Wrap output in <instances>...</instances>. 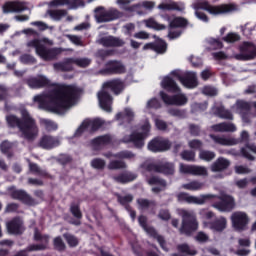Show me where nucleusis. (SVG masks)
Returning a JSON list of instances; mask_svg holds the SVG:
<instances>
[{
	"mask_svg": "<svg viewBox=\"0 0 256 256\" xmlns=\"http://www.w3.org/2000/svg\"><path fill=\"white\" fill-rule=\"evenodd\" d=\"M235 173H237L238 175H247L248 173H251V169L244 165H238L235 166Z\"/></svg>",
	"mask_w": 256,
	"mask_h": 256,
	"instance_id": "0e129e2a",
	"label": "nucleus"
},
{
	"mask_svg": "<svg viewBox=\"0 0 256 256\" xmlns=\"http://www.w3.org/2000/svg\"><path fill=\"white\" fill-rule=\"evenodd\" d=\"M235 59L238 61H249L251 59H255L256 57V47L253 43L244 42L240 47V53L236 54Z\"/></svg>",
	"mask_w": 256,
	"mask_h": 256,
	"instance_id": "4468645a",
	"label": "nucleus"
},
{
	"mask_svg": "<svg viewBox=\"0 0 256 256\" xmlns=\"http://www.w3.org/2000/svg\"><path fill=\"white\" fill-rule=\"evenodd\" d=\"M216 133H235L237 126L233 123H220L211 127Z\"/></svg>",
	"mask_w": 256,
	"mask_h": 256,
	"instance_id": "7c9ffc66",
	"label": "nucleus"
},
{
	"mask_svg": "<svg viewBox=\"0 0 256 256\" xmlns=\"http://www.w3.org/2000/svg\"><path fill=\"white\" fill-rule=\"evenodd\" d=\"M116 5H118L119 9L127 13H133L141 9V4L131 5V0H116Z\"/></svg>",
	"mask_w": 256,
	"mask_h": 256,
	"instance_id": "c85d7f7f",
	"label": "nucleus"
},
{
	"mask_svg": "<svg viewBox=\"0 0 256 256\" xmlns=\"http://www.w3.org/2000/svg\"><path fill=\"white\" fill-rule=\"evenodd\" d=\"M151 109H161V102L157 98H151L146 102L145 111L150 112Z\"/></svg>",
	"mask_w": 256,
	"mask_h": 256,
	"instance_id": "de8ad7c7",
	"label": "nucleus"
},
{
	"mask_svg": "<svg viewBox=\"0 0 256 256\" xmlns=\"http://www.w3.org/2000/svg\"><path fill=\"white\" fill-rule=\"evenodd\" d=\"M64 238L66 239L69 247H77V245H79V240L71 234H64Z\"/></svg>",
	"mask_w": 256,
	"mask_h": 256,
	"instance_id": "6e6d98bb",
	"label": "nucleus"
},
{
	"mask_svg": "<svg viewBox=\"0 0 256 256\" xmlns=\"http://www.w3.org/2000/svg\"><path fill=\"white\" fill-rule=\"evenodd\" d=\"M123 13L117 8L105 9L103 6H99L95 9V19L98 23H109V21H116L121 19Z\"/></svg>",
	"mask_w": 256,
	"mask_h": 256,
	"instance_id": "1a4fd4ad",
	"label": "nucleus"
},
{
	"mask_svg": "<svg viewBox=\"0 0 256 256\" xmlns=\"http://www.w3.org/2000/svg\"><path fill=\"white\" fill-rule=\"evenodd\" d=\"M27 9V5H25V2H7L3 6V11L5 13H21V11H25Z\"/></svg>",
	"mask_w": 256,
	"mask_h": 256,
	"instance_id": "a878e982",
	"label": "nucleus"
},
{
	"mask_svg": "<svg viewBox=\"0 0 256 256\" xmlns=\"http://www.w3.org/2000/svg\"><path fill=\"white\" fill-rule=\"evenodd\" d=\"M9 195L12 199H18V201H22L23 203H26V205H35V202L32 198H30L27 193L23 190H17L14 187L9 188L8 190Z\"/></svg>",
	"mask_w": 256,
	"mask_h": 256,
	"instance_id": "5701e85b",
	"label": "nucleus"
},
{
	"mask_svg": "<svg viewBox=\"0 0 256 256\" xmlns=\"http://www.w3.org/2000/svg\"><path fill=\"white\" fill-rule=\"evenodd\" d=\"M158 9L161 11H179L183 13L185 11V3L183 2H170V3H162L158 5Z\"/></svg>",
	"mask_w": 256,
	"mask_h": 256,
	"instance_id": "cd10ccee",
	"label": "nucleus"
},
{
	"mask_svg": "<svg viewBox=\"0 0 256 256\" xmlns=\"http://www.w3.org/2000/svg\"><path fill=\"white\" fill-rule=\"evenodd\" d=\"M192 9H195V16L203 23L209 22V17L205 13L199 12L198 9L207 11L210 15H227V13H233L237 11V5L235 4H220V5H211L207 0H195L192 4Z\"/></svg>",
	"mask_w": 256,
	"mask_h": 256,
	"instance_id": "7ed1b4c3",
	"label": "nucleus"
},
{
	"mask_svg": "<svg viewBox=\"0 0 256 256\" xmlns=\"http://www.w3.org/2000/svg\"><path fill=\"white\" fill-rule=\"evenodd\" d=\"M154 123H155L156 129H158L159 131L167 130V122H165L164 120L159 118H154Z\"/></svg>",
	"mask_w": 256,
	"mask_h": 256,
	"instance_id": "bf43d9fd",
	"label": "nucleus"
},
{
	"mask_svg": "<svg viewBox=\"0 0 256 256\" xmlns=\"http://www.w3.org/2000/svg\"><path fill=\"white\" fill-rule=\"evenodd\" d=\"M148 183L149 185H155L154 187H152L153 193H160V191H164L165 187H167V183L156 176L148 179Z\"/></svg>",
	"mask_w": 256,
	"mask_h": 256,
	"instance_id": "473e14b6",
	"label": "nucleus"
},
{
	"mask_svg": "<svg viewBox=\"0 0 256 256\" xmlns=\"http://www.w3.org/2000/svg\"><path fill=\"white\" fill-rule=\"evenodd\" d=\"M149 151L153 153H161L163 151H169L171 149V142L165 138H155L148 143Z\"/></svg>",
	"mask_w": 256,
	"mask_h": 256,
	"instance_id": "f3484780",
	"label": "nucleus"
},
{
	"mask_svg": "<svg viewBox=\"0 0 256 256\" xmlns=\"http://www.w3.org/2000/svg\"><path fill=\"white\" fill-rule=\"evenodd\" d=\"M178 251L180 253H184L185 255H197V251L195 249L189 247L187 244H182L178 246Z\"/></svg>",
	"mask_w": 256,
	"mask_h": 256,
	"instance_id": "3c124183",
	"label": "nucleus"
},
{
	"mask_svg": "<svg viewBox=\"0 0 256 256\" xmlns=\"http://www.w3.org/2000/svg\"><path fill=\"white\" fill-rule=\"evenodd\" d=\"M211 139L214 141V143H217L218 145H224L231 147L233 145H237L239 141L235 138L231 137H225V136H215L213 134L210 135Z\"/></svg>",
	"mask_w": 256,
	"mask_h": 256,
	"instance_id": "2f4dec72",
	"label": "nucleus"
},
{
	"mask_svg": "<svg viewBox=\"0 0 256 256\" xmlns=\"http://www.w3.org/2000/svg\"><path fill=\"white\" fill-rule=\"evenodd\" d=\"M181 157L184 161H195V152L185 150L181 153Z\"/></svg>",
	"mask_w": 256,
	"mask_h": 256,
	"instance_id": "052dcab7",
	"label": "nucleus"
},
{
	"mask_svg": "<svg viewBox=\"0 0 256 256\" xmlns=\"http://www.w3.org/2000/svg\"><path fill=\"white\" fill-rule=\"evenodd\" d=\"M77 97H79V88L58 84L51 92L35 96L34 101L38 103L39 109L63 115L77 103Z\"/></svg>",
	"mask_w": 256,
	"mask_h": 256,
	"instance_id": "f257e3e1",
	"label": "nucleus"
},
{
	"mask_svg": "<svg viewBox=\"0 0 256 256\" xmlns=\"http://www.w3.org/2000/svg\"><path fill=\"white\" fill-rule=\"evenodd\" d=\"M176 93L178 94L174 96H169L165 92H160V97L166 105H178V106L187 105V101H188L187 96L181 93V89H179V91Z\"/></svg>",
	"mask_w": 256,
	"mask_h": 256,
	"instance_id": "2eb2a0df",
	"label": "nucleus"
},
{
	"mask_svg": "<svg viewBox=\"0 0 256 256\" xmlns=\"http://www.w3.org/2000/svg\"><path fill=\"white\" fill-rule=\"evenodd\" d=\"M138 205H139V209H151V207L154 206L153 203L145 200V199H138Z\"/></svg>",
	"mask_w": 256,
	"mask_h": 256,
	"instance_id": "774afa93",
	"label": "nucleus"
},
{
	"mask_svg": "<svg viewBox=\"0 0 256 256\" xmlns=\"http://www.w3.org/2000/svg\"><path fill=\"white\" fill-rule=\"evenodd\" d=\"M79 7H85V2L83 0H71L68 5L69 9H79Z\"/></svg>",
	"mask_w": 256,
	"mask_h": 256,
	"instance_id": "69168bd1",
	"label": "nucleus"
},
{
	"mask_svg": "<svg viewBox=\"0 0 256 256\" xmlns=\"http://www.w3.org/2000/svg\"><path fill=\"white\" fill-rule=\"evenodd\" d=\"M231 165V162L229 160L220 157L215 162L212 163L210 166V170L212 173H221V171H225Z\"/></svg>",
	"mask_w": 256,
	"mask_h": 256,
	"instance_id": "c756f323",
	"label": "nucleus"
},
{
	"mask_svg": "<svg viewBox=\"0 0 256 256\" xmlns=\"http://www.w3.org/2000/svg\"><path fill=\"white\" fill-rule=\"evenodd\" d=\"M213 113L221 119H233V114L224 107L213 108Z\"/></svg>",
	"mask_w": 256,
	"mask_h": 256,
	"instance_id": "79ce46f5",
	"label": "nucleus"
},
{
	"mask_svg": "<svg viewBox=\"0 0 256 256\" xmlns=\"http://www.w3.org/2000/svg\"><path fill=\"white\" fill-rule=\"evenodd\" d=\"M154 51H156V53H165V51H167V43L163 40H159L154 44Z\"/></svg>",
	"mask_w": 256,
	"mask_h": 256,
	"instance_id": "5fc2aeb1",
	"label": "nucleus"
},
{
	"mask_svg": "<svg viewBox=\"0 0 256 256\" xmlns=\"http://www.w3.org/2000/svg\"><path fill=\"white\" fill-rule=\"evenodd\" d=\"M104 75H117L125 73V65L119 61H109L106 63V68L102 71Z\"/></svg>",
	"mask_w": 256,
	"mask_h": 256,
	"instance_id": "4be33fe9",
	"label": "nucleus"
},
{
	"mask_svg": "<svg viewBox=\"0 0 256 256\" xmlns=\"http://www.w3.org/2000/svg\"><path fill=\"white\" fill-rule=\"evenodd\" d=\"M22 119L21 121L15 115L6 116V121L9 127H18L22 137L28 141H33L39 135V128L35 124V120L29 116L27 110H22Z\"/></svg>",
	"mask_w": 256,
	"mask_h": 256,
	"instance_id": "f03ea898",
	"label": "nucleus"
},
{
	"mask_svg": "<svg viewBox=\"0 0 256 256\" xmlns=\"http://www.w3.org/2000/svg\"><path fill=\"white\" fill-rule=\"evenodd\" d=\"M173 77V78H172ZM178 79L183 86L187 89H195L199 83L197 82V74L195 72H186L184 77L181 75V71L174 70L170 73L169 76H166L162 79L161 85L163 89L170 91L171 93L179 92V86L175 83V80Z\"/></svg>",
	"mask_w": 256,
	"mask_h": 256,
	"instance_id": "20e7f679",
	"label": "nucleus"
},
{
	"mask_svg": "<svg viewBox=\"0 0 256 256\" xmlns=\"http://www.w3.org/2000/svg\"><path fill=\"white\" fill-rule=\"evenodd\" d=\"M215 157H216V154L213 151H209V150L199 151V159H201L202 161L210 162V161H213Z\"/></svg>",
	"mask_w": 256,
	"mask_h": 256,
	"instance_id": "49530a36",
	"label": "nucleus"
},
{
	"mask_svg": "<svg viewBox=\"0 0 256 256\" xmlns=\"http://www.w3.org/2000/svg\"><path fill=\"white\" fill-rule=\"evenodd\" d=\"M99 43L100 45H103V47H123V45H125V41L113 36L102 37L99 40Z\"/></svg>",
	"mask_w": 256,
	"mask_h": 256,
	"instance_id": "bb28decb",
	"label": "nucleus"
},
{
	"mask_svg": "<svg viewBox=\"0 0 256 256\" xmlns=\"http://www.w3.org/2000/svg\"><path fill=\"white\" fill-rule=\"evenodd\" d=\"M103 125L102 119H95V120H89L86 119L82 122L80 127L76 130L74 133V137H80L82 133H85V131H89V133H93V131H97L99 127Z\"/></svg>",
	"mask_w": 256,
	"mask_h": 256,
	"instance_id": "f8f14e48",
	"label": "nucleus"
},
{
	"mask_svg": "<svg viewBox=\"0 0 256 256\" xmlns=\"http://www.w3.org/2000/svg\"><path fill=\"white\" fill-rule=\"evenodd\" d=\"M202 93L204 95H208L209 97H214V95H217V89H215L214 87H211V86H205L202 89Z\"/></svg>",
	"mask_w": 256,
	"mask_h": 256,
	"instance_id": "338daca9",
	"label": "nucleus"
},
{
	"mask_svg": "<svg viewBox=\"0 0 256 256\" xmlns=\"http://www.w3.org/2000/svg\"><path fill=\"white\" fill-rule=\"evenodd\" d=\"M180 173L195 175L198 177H207L209 175V172L207 171V168L205 166L185 164H180Z\"/></svg>",
	"mask_w": 256,
	"mask_h": 256,
	"instance_id": "aec40b11",
	"label": "nucleus"
},
{
	"mask_svg": "<svg viewBox=\"0 0 256 256\" xmlns=\"http://www.w3.org/2000/svg\"><path fill=\"white\" fill-rule=\"evenodd\" d=\"M125 89V84L121 80H111L104 83L103 88L98 92L99 105L103 111L111 113V105H113V97L109 91H113L115 95H119Z\"/></svg>",
	"mask_w": 256,
	"mask_h": 256,
	"instance_id": "39448f33",
	"label": "nucleus"
},
{
	"mask_svg": "<svg viewBox=\"0 0 256 256\" xmlns=\"http://www.w3.org/2000/svg\"><path fill=\"white\" fill-rule=\"evenodd\" d=\"M133 117H135V113L130 108H126L124 113H118L116 115L117 121H132Z\"/></svg>",
	"mask_w": 256,
	"mask_h": 256,
	"instance_id": "58836bf2",
	"label": "nucleus"
},
{
	"mask_svg": "<svg viewBox=\"0 0 256 256\" xmlns=\"http://www.w3.org/2000/svg\"><path fill=\"white\" fill-rule=\"evenodd\" d=\"M59 145H61V138L58 136L44 135L40 139V147L48 151L59 147Z\"/></svg>",
	"mask_w": 256,
	"mask_h": 256,
	"instance_id": "412c9836",
	"label": "nucleus"
},
{
	"mask_svg": "<svg viewBox=\"0 0 256 256\" xmlns=\"http://www.w3.org/2000/svg\"><path fill=\"white\" fill-rule=\"evenodd\" d=\"M171 29H177L179 27H186L187 19L183 17H176L172 21L169 22Z\"/></svg>",
	"mask_w": 256,
	"mask_h": 256,
	"instance_id": "a18cd8bd",
	"label": "nucleus"
},
{
	"mask_svg": "<svg viewBox=\"0 0 256 256\" xmlns=\"http://www.w3.org/2000/svg\"><path fill=\"white\" fill-rule=\"evenodd\" d=\"M71 5V0H52L49 2V7H63Z\"/></svg>",
	"mask_w": 256,
	"mask_h": 256,
	"instance_id": "13d9d810",
	"label": "nucleus"
},
{
	"mask_svg": "<svg viewBox=\"0 0 256 256\" xmlns=\"http://www.w3.org/2000/svg\"><path fill=\"white\" fill-rule=\"evenodd\" d=\"M73 65L77 67H89L91 59L89 58H68L63 62L53 64L55 71H73Z\"/></svg>",
	"mask_w": 256,
	"mask_h": 256,
	"instance_id": "9d476101",
	"label": "nucleus"
},
{
	"mask_svg": "<svg viewBox=\"0 0 256 256\" xmlns=\"http://www.w3.org/2000/svg\"><path fill=\"white\" fill-rule=\"evenodd\" d=\"M27 85L30 87V89H41V87H47V85H51V80L43 75H40L37 77L29 78L27 80Z\"/></svg>",
	"mask_w": 256,
	"mask_h": 256,
	"instance_id": "b1692460",
	"label": "nucleus"
},
{
	"mask_svg": "<svg viewBox=\"0 0 256 256\" xmlns=\"http://www.w3.org/2000/svg\"><path fill=\"white\" fill-rule=\"evenodd\" d=\"M206 43H207L209 49H222L223 48V43H221V41H219L215 38H208L206 40Z\"/></svg>",
	"mask_w": 256,
	"mask_h": 256,
	"instance_id": "8fccbe9b",
	"label": "nucleus"
},
{
	"mask_svg": "<svg viewBox=\"0 0 256 256\" xmlns=\"http://www.w3.org/2000/svg\"><path fill=\"white\" fill-rule=\"evenodd\" d=\"M53 245L57 251H65V242H63L61 237L54 238Z\"/></svg>",
	"mask_w": 256,
	"mask_h": 256,
	"instance_id": "864d4df0",
	"label": "nucleus"
},
{
	"mask_svg": "<svg viewBox=\"0 0 256 256\" xmlns=\"http://www.w3.org/2000/svg\"><path fill=\"white\" fill-rule=\"evenodd\" d=\"M142 23L148 29H155V31H163V29H165V25L159 24V22H157L155 18H148L146 20H143Z\"/></svg>",
	"mask_w": 256,
	"mask_h": 256,
	"instance_id": "e433bc0d",
	"label": "nucleus"
},
{
	"mask_svg": "<svg viewBox=\"0 0 256 256\" xmlns=\"http://www.w3.org/2000/svg\"><path fill=\"white\" fill-rule=\"evenodd\" d=\"M149 131H151V124L149 120L144 122V125L141 127V131H134L130 135L123 137L124 143H132L137 149H141L145 145V139L149 136Z\"/></svg>",
	"mask_w": 256,
	"mask_h": 256,
	"instance_id": "0eeeda50",
	"label": "nucleus"
},
{
	"mask_svg": "<svg viewBox=\"0 0 256 256\" xmlns=\"http://www.w3.org/2000/svg\"><path fill=\"white\" fill-rule=\"evenodd\" d=\"M232 111H234V113H239L242 115L243 121H247L245 120V115H243V113H245V111H249V104L243 101H237L232 107Z\"/></svg>",
	"mask_w": 256,
	"mask_h": 256,
	"instance_id": "c9c22d12",
	"label": "nucleus"
},
{
	"mask_svg": "<svg viewBox=\"0 0 256 256\" xmlns=\"http://www.w3.org/2000/svg\"><path fill=\"white\" fill-rule=\"evenodd\" d=\"M40 125H42L46 131H56L58 127L57 123L45 118L40 119Z\"/></svg>",
	"mask_w": 256,
	"mask_h": 256,
	"instance_id": "09e8293b",
	"label": "nucleus"
},
{
	"mask_svg": "<svg viewBox=\"0 0 256 256\" xmlns=\"http://www.w3.org/2000/svg\"><path fill=\"white\" fill-rule=\"evenodd\" d=\"M43 43L53 45V40H50L49 38H44L42 40L34 39L27 43V47L35 49L36 55L43 59V61H55V59L65 51L63 48H47Z\"/></svg>",
	"mask_w": 256,
	"mask_h": 256,
	"instance_id": "423d86ee",
	"label": "nucleus"
},
{
	"mask_svg": "<svg viewBox=\"0 0 256 256\" xmlns=\"http://www.w3.org/2000/svg\"><path fill=\"white\" fill-rule=\"evenodd\" d=\"M7 231L10 235H21L25 228L23 227V221L19 218H15L6 224Z\"/></svg>",
	"mask_w": 256,
	"mask_h": 256,
	"instance_id": "393cba45",
	"label": "nucleus"
},
{
	"mask_svg": "<svg viewBox=\"0 0 256 256\" xmlns=\"http://www.w3.org/2000/svg\"><path fill=\"white\" fill-rule=\"evenodd\" d=\"M111 142V136L105 135V136H99L97 138H94L91 141V146L94 149H99V147H103V145H107V143Z\"/></svg>",
	"mask_w": 256,
	"mask_h": 256,
	"instance_id": "f704fd0d",
	"label": "nucleus"
},
{
	"mask_svg": "<svg viewBox=\"0 0 256 256\" xmlns=\"http://www.w3.org/2000/svg\"><path fill=\"white\" fill-rule=\"evenodd\" d=\"M135 179H137V175L131 172H125L119 176L114 177V180H116L117 183H129L131 181H135Z\"/></svg>",
	"mask_w": 256,
	"mask_h": 256,
	"instance_id": "4c0bfd02",
	"label": "nucleus"
},
{
	"mask_svg": "<svg viewBox=\"0 0 256 256\" xmlns=\"http://www.w3.org/2000/svg\"><path fill=\"white\" fill-rule=\"evenodd\" d=\"M20 62L24 63L25 65H31L33 63H37V60L31 55H22L20 57Z\"/></svg>",
	"mask_w": 256,
	"mask_h": 256,
	"instance_id": "e2e57ef3",
	"label": "nucleus"
},
{
	"mask_svg": "<svg viewBox=\"0 0 256 256\" xmlns=\"http://www.w3.org/2000/svg\"><path fill=\"white\" fill-rule=\"evenodd\" d=\"M203 187H205V184L199 181H192L182 185V189H186L187 191H201Z\"/></svg>",
	"mask_w": 256,
	"mask_h": 256,
	"instance_id": "a19ab883",
	"label": "nucleus"
},
{
	"mask_svg": "<svg viewBox=\"0 0 256 256\" xmlns=\"http://www.w3.org/2000/svg\"><path fill=\"white\" fill-rule=\"evenodd\" d=\"M104 156H106L107 159H111V157H115V159H133V157H135V154L129 151H123L118 154L107 153Z\"/></svg>",
	"mask_w": 256,
	"mask_h": 256,
	"instance_id": "c03bdc74",
	"label": "nucleus"
},
{
	"mask_svg": "<svg viewBox=\"0 0 256 256\" xmlns=\"http://www.w3.org/2000/svg\"><path fill=\"white\" fill-rule=\"evenodd\" d=\"M105 165V160L101 158H95L91 161V167H93V169H103Z\"/></svg>",
	"mask_w": 256,
	"mask_h": 256,
	"instance_id": "4d7b16f0",
	"label": "nucleus"
},
{
	"mask_svg": "<svg viewBox=\"0 0 256 256\" xmlns=\"http://www.w3.org/2000/svg\"><path fill=\"white\" fill-rule=\"evenodd\" d=\"M231 221L234 229L243 231L249 225V216L245 212H234L231 216Z\"/></svg>",
	"mask_w": 256,
	"mask_h": 256,
	"instance_id": "dca6fc26",
	"label": "nucleus"
},
{
	"mask_svg": "<svg viewBox=\"0 0 256 256\" xmlns=\"http://www.w3.org/2000/svg\"><path fill=\"white\" fill-rule=\"evenodd\" d=\"M218 199H220L221 202L213 205V207L218 211L229 212L235 208V200L233 197L227 194H221Z\"/></svg>",
	"mask_w": 256,
	"mask_h": 256,
	"instance_id": "6ab92c4d",
	"label": "nucleus"
},
{
	"mask_svg": "<svg viewBox=\"0 0 256 256\" xmlns=\"http://www.w3.org/2000/svg\"><path fill=\"white\" fill-rule=\"evenodd\" d=\"M210 229H212V231H218L221 232L224 229H226L227 227V219L221 217L218 218L213 224H211Z\"/></svg>",
	"mask_w": 256,
	"mask_h": 256,
	"instance_id": "ea45409f",
	"label": "nucleus"
},
{
	"mask_svg": "<svg viewBox=\"0 0 256 256\" xmlns=\"http://www.w3.org/2000/svg\"><path fill=\"white\" fill-rule=\"evenodd\" d=\"M240 39H241V36H239V34L237 33H229L227 34L226 37H224V41H226V43H235Z\"/></svg>",
	"mask_w": 256,
	"mask_h": 256,
	"instance_id": "680f3d73",
	"label": "nucleus"
},
{
	"mask_svg": "<svg viewBox=\"0 0 256 256\" xmlns=\"http://www.w3.org/2000/svg\"><path fill=\"white\" fill-rule=\"evenodd\" d=\"M144 171H156L158 173H164L165 175H173L175 173V166L171 163H165L162 166H157L151 161H146L142 165Z\"/></svg>",
	"mask_w": 256,
	"mask_h": 256,
	"instance_id": "ddd939ff",
	"label": "nucleus"
},
{
	"mask_svg": "<svg viewBox=\"0 0 256 256\" xmlns=\"http://www.w3.org/2000/svg\"><path fill=\"white\" fill-rule=\"evenodd\" d=\"M125 167H127V164H125L123 161L112 160L108 164V169H111V170L125 169Z\"/></svg>",
	"mask_w": 256,
	"mask_h": 256,
	"instance_id": "603ef678",
	"label": "nucleus"
},
{
	"mask_svg": "<svg viewBox=\"0 0 256 256\" xmlns=\"http://www.w3.org/2000/svg\"><path fill=\"white\" fill-rule=\"evenodd\" d=\"M215 195L213 194H204L200 196H193L189 193L180 192L177 195V199L180 203H188L189 205H205L207 201L214 199Z\"/></svg>",
	"mask_w": 256,
	"mask_h": 256,
	"instance_id": "9b49d317",
	"label": "nucleus"
},
{
	"mask_svg": "<svg viewBox=\"0 0 256 256\" xmlns=\"http://www.w3.org/2000/svg\"><path fill=\"white\" fill-rule=\"evenodd\" d=\"M48 15L54 21H61L63 17H67V10L59 9V10H50L48 11Z\"/></svg>",
	"mask_w": 256,
	"mask_h": 256,
	"instance_id": "37998d69",
	"label": "nucleus"
},
{
	"mask_svg": "<svg viewBox=\"0 0 256 256\" xmlns=\"http://www.w3.org/2000/svg\"><path fill=\"white\" fill-rule=\"evenodd\" d=\"M138 221L141 225V227L144 229V231L147 233V235H150V237H153L158 241L160 244V247L164 249V251H167V248L165 247V240L157 234V231H155V228L147 226V218L145 216H140L138 218Z\"/></svg>",
	"mask_w": 256,
	"mask_h": 256,
	"instance_id": "a211bd4d",
	"label": "nucleus"
},
{
	"mask_svg": "<svg viewBox=\"0 0 256 256\" xmlns=\"http://www.w3.org/2000/svg\"><path fill=\"white\" fill-rule=\"evenodd\" d=\"M241 153L243 157L249 159V161H255L256 155V145L255 144H247L244 148L241 149Z\"/></svg>",
	"mask_w": 256,
	"mask_h": 256,
	"instance_id": "72a5a7b5",
	"label": "nucleus"
},
{
	"mask_svg": "<svg viewBox=\"0 0 256 256\" xmlns=\"http://www.w3.org/2000/svg\"><path fill=\"white\" fill-rule=\"evenodd\" d=\"M177 213L180 215V217H182V227L180 228V233H186V235H189L191 231H197L199 224L197 223V218L193 212L185 209H177Z\"/></svg>",
	"mask_w": 256,
	"mask_h": 256,
	"instance_id": "6e6552de",
	"label": "nucleus"
}]
</instances>
